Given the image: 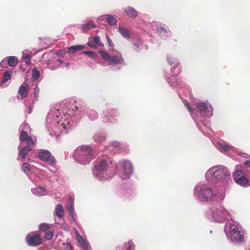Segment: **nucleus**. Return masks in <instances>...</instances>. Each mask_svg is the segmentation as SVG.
<instances>
[{"label":"nucleus","instance_id":"obj_1","mask_svg":"<svg viewBox=\"0 0 250 250\" xmlns=\"http://www.w3.org/2000/svg\"><path fill=\"white\" fill-rule=\"evenodd\" d=\"M74 155L75 159L80 164L85 165L88 164L92 159V149L88 146L78 147L75 151Z\"/></svg>","mask_w":250,"mask_h":250},{"label":"nucleus","instance_id":"obj_2","mask_svg":"<svg viewBox=\"0 0 250 250\" xmlns=\"http://www.w3.org/2000/svg\"><path fill=\"white\" fill-rule=\"evenodd\" d=\"M195 192L199 199L203 202L210 201L216 195L210 188L206 186L196 188Z\"/></svg>","mask_w":250,"mask_h":250},{"label":"nucleus","instance_id":"obj_3","mask_svg":"<svg viewBox=\"0 0 250 250\" xmlns=\"http://www.w3.org/2000/svg\"><path fill=\"white\" fill-rule=\"evenodd\" d=\"M99 53L104 60L109 62V64L116 65L122 63L123 62V59L121 54L110 56L109 53L102 50L99 51Z\"/></svg>","mask_w":250,"mask_h":250},{"label":"nucleus","instance_id":"obj_4","mask_svg":"<svg viewBox=\"0 0 250 250\" xmlns=\"http://www.w3.org/2000/svg\"><path fill=\"white\" fill-rule=\"evenodd\" d=\"M209 172H212V176L219 180H224L229 175L227 168L223 166L213 167L209 170Z\"/></svg>","mask_w":250,"mask_h":250},{"label":"nucleus","instance_id":"obj_5","mask_svg":"<svg viewBox=\"0 0 250 250\" xmlns=\"http://www.w3.org/2000/svg\"><path fill=\"white\" fill-rule=\"evenodd\" d=\"M233 178L236 183L244 187H246L249 182L245 173L241 170L235 171L233 173Z\"/></svg>","mask_w":250,"mask_h":250},{"label":"nucleus","instance_id":"obj_6","mask_svg":"<svg viewBox=\"0 0 250 250\" xmlns=\"http://www.w3.org/2000/svg\"><path fill=\"white\" fill-rule=\"evenodd\" d=\"M26 241L29 246L36 247L42 243V239L38 233L32 232L28 234L26 237Z\"/></svg>","mask_w":250,"mask_h":250},{"label":"nucleus","instance_id":"obj_7","mask_svg":"<svg viewBox=\"0 0 250 250\" xmlns=\"http://www.w3.org/2000/svg\"><path fill=\"white\" fill-rule=\"evenodd\" d=\"M231 240L237 242L243 241L244 235L242 232L239 230L237 227L232 226L229 229Z\"/></svg>","mask_w":250,"mask_h":250},{"label":"nucleus","instance_id":"obj_8","mask_svg":"<svg viewBox=\"0 0 250 250\" xmlns=\"http://www.w3.org/2000/svg\"><path fill=\"white\" fill-rule=\"evenodd\" d=\"M38 157L40 160L46 162L52 165L55 163L54 157L51 155L50 152L48 150H41L38 154Z\"/></svg>","mask_w":250,"mask_h":250},{"label":"nucleus","instance_id":"obj_9","mask_svg":"<svg viewBox=\"0 0 250 250\" xmlns=\"http://www.w3.org/2000/svg\"><path fill=\"white\" fill-rule=\"evenodd\" d=\"M107 166V164L105 160L100 161L98 165L94 166L93 174L97 177H101L102 176L103 172L106 169Z\"/></svg>","mask_w":250,"mask_h":250},{"label":"nucleus","instance_id":"obj_10","mask_svg":"<svg viewBox=\"0 0 250 250\" xmlns=\"http://www.w3.org/2000/svg\"><path fill=\"white\" fill-rule=\"evenodd\" d=\"M124 168V174L122 176L123 179H128L133 172V167L131 163L128 161H124L122 163Z\"/></svg>","mask_w":250,"mask_h":250},{"label":"nucleus","instance_id":"obj_11","mask_svg":"<svg viewBox=\"0 0 250 250\" xmlns=\"http://www.w3.org/2000/svg\"><path fill=\"white\" fill-rule=\"evenodd\" d=\"M124 12L126 15L130 18L135 19L138 16L137 11L131 7H128L125 8L124 10Z\"/></svg>","mask_w":250,"mask_h":250},{"label":"nucleus","instance_id":"obj_12","mask_svg":"<svg viewBox=\"0 0 250 250\" xmlns=\"http://www.w3.org/2000/svg\"><path fill=\"white\" fill-rule=\"evenodd\" d=\"M77 241L83 250H90L88 243L80 234L77 237Z\"/></svg>","mask_w":250,"mask_h":250},{"label":"nucleus","instance_id":"obj_13","mask_svg":"<svg viewBox=\"0 0 250 250\" xmlns=\"http://www.w3.org/2000/svg\"><path fill=\"white\" fill-rule=\"evenodd\" d=\"M28 92V86L23 84L20 86L18 90V94L22 99L27 97Z\"/></svg>","mask_w":250,"mask_h":250},{"label":"nucleus","instance_id":"obj_14","mask_svg":"<svg viewBox=\"0 0 250 250\" xmlns=\"http://www.w3.org/2000/svg\"><path fill=\"white\" fill-rule=\"evenodd\" d=\"M96 25L92 21H88L86 23L82 25L81 30L82 32H86L90 29L95 28Z\"/></svg>","mask_w":250,"mask_h":250},{"label":"nucleus","instance_id":"obj_15","mask_svg":"<svg viewBox=\"0 0 250 250\" xmlns=\"http://www.w3.org/2000/svg\"><path fill=\"white\" fill-rule=\"evenodd\" d=\"M32 150V149L28 146H24L19 152V155L21 157V161H23L25 159L28 153Z\"/></svg>","mask_w":250,"mask_h":250},{"label":"nucleus","instance_id":"obj_16","mask_svg":"<svg viewBox=\"0 0 250 250\" xmlns=\"http://www.w3.org/2000/svg\"><path fill=\"white\" fill-rule=\"evenodd\" d=\"M84 48V46L81 45H73L68 48V54H73L78 51L81 50Z\"/></svg>","mask_w":250,"mask_h":250},{"label":"nucleus","instance_id":"obj_17","mask_svg":"<svg viewBox=\"0 0 250 250\" xmlns=\"http://www.w3.org/2000/svg\"><path fill=\"white\" fill-rule=\"evenodd\" d=\"M118 29L120 33L125 38L128 39L130 38V32L126 28L119 26Z\"/></svg>","mask_w":250,"mask_h":250},{"label":"nucleus","instance_id":"obj_18","mask_svg":"<svg viewBox=\"0 0 250 250\" xmlns=\"http://www.w3.org/2000/svg\"><path fill=\"white\" fill-rule=\"evenodd\" d=\"M63 214L64 210L62 205L60 204L57 205L55 210V214L59 217H62Z\"/></svg>","mask_w":250,"mask_h":250},{"label":"nucleus","instance_id":"obj_19","mask_svg":"<svg viewBox=\"0 0 250 250\" xmlns=\"http://www.w3.org/2000/svg\"><path fill=\"white\" fill-rule=\"evenodd\" d=\"M18 59L15 56L9 57L7 60V63L11 67L15 66L18 64Z\"/></svg>","mask_w":250,"mask_h":250},{"label":"nucleus","instance_id":"obj_20","mask_svg":"<svg viewBox=\"0 0 250 250\" xmlns=\"http://www.w3.org/2000/svg\"><path fill=\"white\" fill-rule=\"evenodd\" d=\"M107 23L111 26L114 25L117 23V21L116 17L110 15H105Z\"/></svg>","mask_w":250,"mask_h":250},{"label":"nucleus","instance_id":"obj_21","mask_svg":"<svg viewBox=\"0 0 250 250\" xmlns=\"http://www.w3.org/2000/svg\"><path fill=\"white\" fill-rule=\"evenodd\" d=\"M196 107L201 112L206 111L208 109L207 104L204 102H199L197 103Z\"/></svg>","mask_w":250,"mask_h":250},{"label":"nucleus","instance_id":"obj_22","mask_svg":"<svg viewBox=\"0 0 250 250\" xmlns=\"http://www.w3.org/2000/svg\"><path fill=\"white\" fill-rule=\"evenodd\" d=\"M50 228V225L46 223H42L39 226L40 230L43 232H46L49 231Z\"/></svg>","mask_w":250,"mask_h":250},{"label":"nucleus","instance_id":"obj_23","mask_svg":"<svg viewBox=\"0 0 250 250\" xmlns=\"http://www.w3.org/2000/svg\"><path fill=\"white\" fill-rule=\"evenodd\" d=\"M30 167V165L28 163H24L22 165V169L26 174L31 172Z\"/></svg>","mask_w":250,"mask_h":250},{"label":"nucleus","instance_id":"obj_24","mask_svg":"<svg viewBox=\"0 0 250 250\" xmlns=\"http://www.w3.org/2000/svg\"><path fill=\"white\" fill-rule=\"evenodd\" d=\"M91 40L95 44L98 46H103L104 45V44L100 41L99 36L91 37Z\"/></svg>","mask_w":250,"mask_h":250},{"label":"nucleus","instance_id":"obj_25","mask_svg":"<svg viewBox=\"0 0 250 250\" xmlns=\"http://www.w3.org/2000/svg\"><path fill=\"white\" fill-rule=\"evenodd\" d=\"M29 136L26 131L22 130L21 132L20 139L21 141L24 142Z\"/></svg>","mask_w":250,"mask_h":250},{"label":"nucleus","instance_id":"obj_26","mask_svg":"<svg viewBox=\"0 0 250 250\" xmlns=\"http://www.w3.org/2000/svg\"><path fill=\"white\" fill-rule=\"evenodd\" d=\"M31 56L30 55H25L22 58V61L24 62L26 64H30L31 63Z\"/></svg>","mask_w":250,"mask_h":250},{"label":"nucleus","instance_id":"obj_27","mask_svg":"<svg viewBox=\"0 0 250 250\" xmlns=\"http://www.w3.org/2000/svg\"><path fill=\"white\" fill-rule=\"evenodd\" d=\"M83 53L92 58H96L98 56L97 53L94 51H86L83 52Z\"/></svg>","mask_w":250,"mask_h":250},{"label":"nucleus","instance_id":"obj_28","mask_svg":"<svg viewBox=\"0 0 250 250\" xmlns=\"http://www.w3.org/2000/svg\"><path fill=\"white\" fill-rule=\"evenodd\" d=\"M40 76V72L36 68L32 71V77L35 80H38Z\"/></svg>","mask_w":250,"mask_h":250},{"label":"nucleus","instance_id":"obj_29","mask_svg":"<svg viewBox=\"0 0 250 250\" xmlns=\"http://www.w3.org/2000/svg\"><path fill=\"white\" fill-rule=\"evenodd\" d=\"M4 78L3 81L4 82H7L11 79V73L9 71H6L4 73Z\"/></svg>","mask_w":250,"mask_h":250},{"label":"nucleus","instance_id":"obj_30","mask_svg":"<svg viewBox=\"0 0 250 250\" xmlns=\"http://www.w3.org/2000/svg\"><path fill=\"white\" fill-rule=\"evenodd\" d=\"M54 235V233L51 231H48L45 233L44 237L47 240L51 239Z\"/></svg>","mask_w":250,"mask_h":250},{"label":"nucleus","instance_id":"obj_31","mask_svg":"<svg viewBox=\"0 0 250 250\" xmlns=\"http://www.w3.org/2000/svg\"><path fill=\"white\" fill-rule=\"evenodd\" d=\"M24 142H26L27 143V146L29 147L30 146H33L35 145V142L33 140V138L31 136H29L27 139L26 140H25Z\"/></svg>","mask_w":250,"mask_h":250},{"label":"nucleus","instance_id":"obj_32","mask_svg":"<svg viewBox=\"0 0 250 250\" xmlns=\"http://www.w3.org/2000/svg\"><path fill=\"white\" fill-rule=\"evenodd\" d=\"M31 191L34 194L38 196H42L44 194V193L40 192L38 188H32Z\"/></svg>","mask_w":250,"mask_h":250},{"label":"nucleus","instance_id":"obj_33","mask_svg":"<svg viewBox=\"0 0 250 250\" xmlns=\"http://www.w3.org/2000/svg\"><path fill=\"white\" fill-rule=\"evenodd\" d=\"M125 246L126 250H130L133 246H135L131 241H129Z\"/></svg>","mask_w":250,"mask_h":250},{"label":"nucleus","instance_id":"obj_34","mask_svg":"<svg viewBox=\"0 0 250 250\" xmlns=\"http://www.w3.org/2000/svg\"><path fill=\"white\" fill-rule=\"evenodd\" d=\"M157 31L161 34H166L167 33V30L164 27L161 26L157 27Z\"/></svg>","mask_w":250,"mask_h":250},{"label":"nucleus","instance_id":"obj_35","mask_svg":"<svg viewBox=\"0 0 250 250\" xmlns=\"http://www.w3.org/2000/svg\"><path fill=\"white\" fill-rule=\"evenodd\" d=\"M220 148L222 151H227L230 149L231 148V146H230L228 145H220Z\"/></svg>","mask_w":250,"mask_h":250},{"label":"nucleus","instance_id":"obj_36","mask_svg":"<svg viewBox=\"0 0 250 250\" xmlns=\"http://www.w3.org/2000/svg\"><path fill=\"white\" fill-rule=\"evenodd\" d=\"M40 91V88L38 85H36L34 89V93L35 96V98L38 96V94Z\"/></svg>","mask_w":250,"mask_h":250},{"label":"nucleus","instance_id":"obj_37","mask_svg":"<svg viewBox=\"0 0 250 250\" xmlns=\"http://www.w3.org/2000/svg\"><path fill=\"white\" fill-rule=\"evenodd\" d=\"M68 211L71 213H72L74 211V206H73V203L72 202L70 204V207L68 208Z\"/></svg>","mask_w":250,"mask_h":250},{"label":"nucleus","instance_id":"obj_38","mask_svg":"<svg viewBox=\"0 0 250 250\" xmlns=\"http://www.w3.org/2000/svg\"><path fill=\"white\" fill-rule=\"evenodd\" d=\"M106 40L107 41L109 45L110 46H113V43L112 42L111 40L109 38V37L107 35H106Z\"/></svg>","mask_w":250,"mask_h":250},{"label":"nucleus","instance_id":"obj_39","mask_svg":"<svg viewBox=\"0 0 250 250\" xmlns=\"http://www.w3.org/2000/svg\"><path fill=\"white\" fill-rule=\"evenodd\" d=\"M64 246H65L68 249H69V250L73 249L72 246L71 245L70 243H69L68 242L64 243Z\"/></svg>","mask_w":250,"mask_h":250},{"label":"nucleus","instance_id":"obj_40","mask_svg":"<svg viewBox=\"0 0 250 250\" xmlns=\"http://www.w3.org/2000/svg\"><path fill=\"white\" fill-rule=\"evenodd\" d=\"M94 43L93 42H87V44L89 46H90V47H92V48H93L95 49V48H96V45H95L94 44Z\"/></svg>","mask_w":250,"mask_h":250},{"label":"nucleus","instance_id":"obj_41","mask_svg":"<svg viewBox=\"0 0 250 250\" xmlns=\"http://www.w3.org/2000/svg\"><path fill=\"white\" fill-rule=\"evenodd\" d=\"M244 166L246 167H250V161L247 160L244 162Z\"/></svg>","mask_w":250,"mask_h":250},{"label":"nucleus","instance_id":"obj_42","mask_svg":"<svg viewBox=\"0 0 250 250\" xmlns=\"http://www.w3.org/2000/svg\"><path fill=\"white\" fill-rule=\"evenodd\" d=\"M187 109L191 114H192L193 111H194V109L193 108L191 107L190 106H188Z\"/></svg>","mask_w":250,"mask_h":250},{"label":"nucleus","instance_id":"obj_43","mask_svg":"<svg viewBox=\"0 0 250 250\" xmlns=\"http://www.w3.org/2000/svg\"><path fill=\"white\" fill-rule=\"evenodd\" d=\"M39 188H40L41 190H42L43 191H45L46 189V188L44 187H39Z\"/></svg>","mask_w":250,"mask_h":250},{"label":"nucleus","instance_id":"obj_44","mask_svg":"<svg viewBox=\"0 0 250 250\" xmlns=\"http://www.w3.org/2000/svg\"><path fill=\"white\" fill-rule=\"evenodd\" d=\"M184 104H185V106L187 107V108H188V106H190L189 103L187 101L185 102L184 103Z\"/></svg>","mask_w":250,"mask_h":250},{"label":"nucleus","instance_id":"obj_45","mask_svg":"<svg viewBox=\"0 0 250 250\" xmlns=\"http://www.w3.org/2000/svg\"><path fill=\"white\" fill-rule=\"evenodd\" d=\"M57 62H59L60 63H63V61L62 60V59H58L57 60Z\"/></svg>","mask_w":250,"mask_h":250},{"label":"nucleus","instance_id":"obj_46","mask_svg":"<svg viewBox=\"0 0 250 250\" xmlns=\"http://www.w3.org/2000/svg\"><path fill=\"white\" fill-rule=\"evenodd\" d=\"M69 65H70V63H69V62H66V63H65V66L66 67H68V66H69Z\"/></svg>","mask_w":250,"mask_h":250},{"label":"nucleus","instance_id":"obj_47","mask_svg":"<svg viewBox=\"0 0 250 250\" xmlns=\"http://www.w3.org/2000/svg\"><path fill=\"white\" fill-rule=\"evenodd\" d=\"M74 107H75V109H73V110L77 111L78 110V107L77 106H75Z\"/></svg>","mask_w":250,"mask_h":250},{"label":"nucleus","instance_id":"obj_48","mask_svg":"<svg viewBox=\"0 0 250 250\" xmlns=\"http://www.w3.org/2000/svg\"><path fill=\"white\" fill-rule=\"evenodd\" d=\"M119 145V144L118 143H115V146H118Z\"/></svg>","mask_w":250,"mask_h":250},{"label":"nucleus","instance_id":"obj_49","mask_svg":"<svg viewBox=\"0 0 250 250\" xmlns=\"http://www.w3.org/2000/svg\"><path fill=\"white\" fill-rule=\"evenodd\" d=\"M62 50H60L58 51V54H59L60 53H62Z\"/></svg>","mask_w":250,"mask_h":250},{"label":"nucleus","instance_id":"obj_50","mask_svg":"<svg viewBox=\"0 0 250 250\" xmlns=\"http://www.w3.org/2000/svg\"><path fill=\"white\" fill-rule=\"evenodd\" d=\"M2 83H0V86H2Z\"/></svg>","mask_w":250,"mask_h":250}]
</instances>
